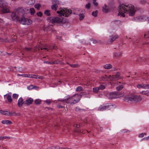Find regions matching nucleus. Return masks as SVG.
I'll use <instances>...</instances> for the list:
<instances>
[{
	"label": "nucleus",
	"mask_w": 149,
	"mask_h": 149,
	"mask_svg": "<svg viewBox=\"0 0 149 149\" xmlns=\"http://www.w3.org/2000/svg\"><path fill=\"white\" fill-rule=\"evenodd\" d=\"M118 10L119 13L118 14V16L120 15L123 17H125V13L129 12V15L130 16H133L135 14L136 10L134 9V6L131 4L127 5L124 4L120 5Z\"/></svg>",
	"instance_id": "nucleus-1"
},
{
	"label": "nucleus",
	"mask_w": 149,
	"mask_h": 149,
	"mask_svg": "<svg viewBox=\"0 0 149 149\" xmlns=\"http://www.w3.org/2000/svg\"><path fill=\"white\" fill-rule=\"evenodd\" d=\"M120 73L118 72L116 75L112 76L110 75L108 76L106 74L100 77V79L102 81H115L123 78V77L120 76Z\"/></svg>",
	"instance_id": "nucleus-2"
},
{
	"label": "nucleus",
	"mask_w": 149,
	"mask_h": 149,
	"mask_svg": "<svg viewBox=\"0 0 149 149\" xmlns=\"http://www.w3.org/2000/svg\"><path fill=\"white\" fill-rule=\"evenodd\" d=\"M57 13L58 14L59 16L68 17L72 13V10H70L67 8H61L59 10L57 11Z\"/></svg>",
	"instance_id": "nucleus-3"
},
{
	"label": "nucleus",
	"mask_w": 149,
	"mask_h": 149,
	"mask_svg": "<svg viewBox=\"0 0 149 149\" xmlns=\"http://www.w3.org/2000/svg\"><path fill=\"white\" fill-rule=\"evenodd\" d=\"M146 74L143 73L141 74L140 77H138L140 80L141 82H143V89H147L149 88V84L146 82V80L148 79V77Z\"/></svg>",
	"instance_id": "nucleus-4"
},
{
	"label": "nucleus",
	"mask_w": 149,
	"mask_h": 149,
	"mask_svg": "<svg viewBox=\"0 0 149 149\" xmlns=\"http://www.w3.org/2000/svg\"><path fill=\"white\" fill-rule=\"evenodd\" d=\"M58 100H61L63 103H67L70 104H74L76 103L75 100L73 99V97H70L69 95L66 96L65 99H59Z\"/></svg>",
	"instance_id": "nucleus-5"
},
{
	"label": "nucleus",
	"mask_w": 149,
	"mask_h": 149,
	"mask_svg": "<svg viewBox=\"0 0 149 149\" xmlns=\"http://www.w3.org/2000/svg\"><path fill=\"white\" fill-rule=\"evenodd\" d=\"M7 3L3 1L0 0V10L3 13H5L9 12V10L7 8Z\"/></svg>",
	"instance_id": "nucleus-6"
},
{
	"label": "nucleus",
	"mask_w": 149,
	"mask_h": 149,
	"mask_svg": "<svg viewBox=\"0 0 149 149\" xmlns=\"http://www.w3.org/2000/svg\"><path fill=\"white\" fill-rule=\"evenodd\" d=\"M115 106L111 104H106L100 105L98 108V110L100 111H103L106 110H109L115 108Z\"/></svg>",
	"instance_id": "nucleus-7"
},
{
	"label": "nucleus",
	"mask_w": 149,
	"mask_h": 149,
	"mask_svg": "<svg viewBox=\"0 0 149 149\" xmlns=\"http://www.w3.org/2000/svg\"><path fill=\"white\" fill-rule=\"evenodd\" d=\"M122 95L119 93L118 92H111L107 94V97L109 99H114L119 98L121 97Z\"/></svg>",
	"instance_id": "nucleus-8"
},
{
	"label": "nucleus",
	"mask_w": 149,
	"mask_h": 149,
	"mask_svg": "<svg viewBox=\"0 0 149 149\" xmlns=\"http://www.w3.org/2000/svg\"><path fill=\"white\" fill-rule=\"evenodd\" d=\"M47 20L50 22H51L52 23H60L63 21L62 19L58 17H48Z\"/></svg>",
	"instance_id": "nucleus-9"
},
{
	"label": "nucleus",
	"mask_w": 149,
	"mask_h": 149,
	"mask_svg": "<svg viewBox=\"0 0 149 149\" xmlns=\"http://www.w3.org/2000/svg\"><path fill=\"white\" fill-rule=\"evenodd\" d=\"M19 23L23 25H29L32 23V21L30 19L23 17L20 20L19 19Z\"/></svg>",
	"instance_id": "nucleus-10"
},
{
	"label": "nucleus",
	"mask_w": 149,
	"mask_h": 149,
	"mask_svg": "<svg viewBox=\"0 0 149 149\" xmlns=\"http://www.w3.org/2000/svg\"><path fill=\"white\" fill-rule=\"evenodd\" d=\"M18 14V11L13 12L11 15L12 18L14 21L17 22L19 20V17L17 15Z\"/></svg>",
	"instance_id": "nucleus-11"
},
{
	"label": "nucleus",
	"mask_w": 149,
	"mask_h": 149,
	"mask_svg": "<svg viewBox=\"0 0 149 149\" xmlns=\"http://www.w3.org/2000/svg\"><path fill=\"white\" fill-rule=\"evenodd\" d=\"M131 97L132 98V102H140L141 100V97L139 96L132 94L131 95Z\"/></svg>",
	"instance_id": "nucleus-12"
},
{
	"label": "nucleus",
	"mask_w": 149,
	"mask_h": 149,
	"mask_svg": "<svg viewBox=\"0 0 149 149\" xmlns=\"http://www.w3.org/2000/svg\"><path fill=\"white\" fill-rule=\"evenodd\" d=\"M74 100H75L76 103L79 102L81 97V95L80 94H76L72 96Z\"/></svg>",
	"instance_id": "nucleus-13"
},
{
	"label": "nucleus",
	"mask_w": 149,
	"mask_h": 149,
	"mask_svg": "<svg viewBox=\"0 0 149 149\" xmlns=\"http://www.w3.org/2000/svg\"><path fill=\"white\" fill-rule=\"evenodd\" d=\"M20 12L24 14L29 13V9L28 8H19V12Z\"/></svg>",
	"instance_id": "nucleus-14"
},
{
	"label": "nucleus",
	"mask_w": 149,
	"mask_h": 149,
	"mask_svg": "<svg viewBox=\"0 0 149 149\" xmlns=\"http://www.w3.org/2000/svg\"><path fill=\"white\" fill-rule=\"evenodd\" d=\"M132 97H131V95H128L125 96L124 98V100L126 102H132Z\"/></svg>",
	"instance_id": "nucleus-15"
},
{
	"label": "nucleus",
	"mask_w": 149,
	"mask_h": 149,
	"mask_svg": "<svg viewBox=\"0 0 149 149\" xmlns=\"http://www.w3.org/2000/svg\"><path fill=\"white\" fill-rule=\"evenodd\" d=\"M80 95H81V96H83L84 97L88 98H90L91 97L89 93L87 91L81 93Z\"/></svg>",
	"instance_id": "nucleus-16"
},
{
	"label": "nucleus",
	"mask_w": 149,
	"mask_h": 149,
	"mask_svg": "<svg viewBox=\"0 0 149 149\" xmlns=\"http://www.w3.org/2000/svg\"><path fill=\"white\" fill-rule=\"evenodd\" d=\"M75 109V111L79 113H81L84 112L86 111V110L84 109L80 108L78 107H76Z\"/></svg>",
	"instance_id": "nucleus-17"
},
{
	"label": "nucleus",
	"mask_w": 149,
	"mask_h": 149,
	"mask_svg": "<svg viewBox=\"0 0 149 149\" xmlns=\"http://www.w3.org/2000/svg\"><path fill=\"white\" fill-rule=\"evenodd\" d=\"M33 101V99L31 98H29L24 102V104H27V105H29L31 104Z\"/></svg>",
	"instance_id": "nucleus-18"
},
{
	"label": "nucleus",
	"mask_w": 149,
	"mask_h": 149,
	"mask_svg": "<svg viewBox=\"0 0 149 149\" xmlns=\"http://www.w3.org/2000/svg\"><path fill=\"white\" fill-rule=\"evenodd\" d=\"M58 101H61V102L58 104L57 105V107L59 108H63L64 107V105L66 103H63L62 102L61 100H59L58 99Z\"/></svg>",
	"instance_id": "nucleus-19"
},
{
	"label": "nucleus",
	"mask_w": 149,
	"mask_h": 149,
	"mask_svg": "<svg viewBox=\"0 0 149 149\" xmlns=\"http://www.w3.org/2000/svg\"><path fill=\"white\" fill-rule=\"evenodd\" d=\"M118 37V35H116L114 36H112L111 38L109 39L111 43L113 41L117 38Z\"/></svg>",
	"instance_id": "nucleus-20"
},
{
	"label": "nucleus",
	"mask_w": 149,
	"mask_h": 149,
	"mask_svg": "<svg viewBox=\"0 0 149 149\" xmlns=\"http://www.w3.org/2000/svg\"><path fill=\"white\" fill-rule=\"evenodd\" d=\"M66 64L69 65L71 67L73 68H77L79 66V65L77 64H71L68 62H66Z\"/></svg>",
	"instance_id": "nucleus-21"
},
{
	"label": "nucleus",
	"mask_w": 149,
	"mask_h": 149,
	"mask_svg": "<svg viewBox=\"0 0 149 149\" xmlns=\"http://www.w3.org/2000/svg\"><path fill=\"white\" fill-rule=\"evenodd\" d=\"M113 55L114 57L117 58L121 56L122 53L121 52H115L113 53Z\"/></svg>",
	"instance_id": "nucleus-22"
},
{
	"label": "nucleus",
	"mask_w": 149,
	"mask_h": 149,
	"mask_svg": "<svg viewBox=\"0 0 149 149\" xmlns=\"http://www.w3.org/2000/svg\"><path fill=\"white\" fill-rule=\"evenodd\" d=\"M1 123L3 124L6 125H9L12 123L11 121L8 120H2Z\"/></svg>",
	"instance_id": "nucleus-23"
},
{
	"label": "nucleus",
	"mask_w": 149,
	"mask_h": 149,
	"mask_svg": "<svg viewBox=\"0 0 149 149\" xmlns=\"http://www.w3.org/2000/svg\"><path fill=\"white\" fill-rule=\"evenodd\" d=\"M122 85H119L116 88V89L118 91H120L122 90L123 88V85H125V82H123L122 83Z\"/></svg>",
	"instance_id": "nucleus-24"
},
{
	"label": "nucleus",
	"mask_w": 149,
	"mask_h": 149,
	"mask_svg": "<svg viewBox=\"0 0 149 149\" xmlns=\"http://www.w3.org/2000/svg\"><path fill=\"white\" fill-rule=\"evenodd\" d=\"M0 42H13L11 40H8V39L6 38V39H2L0 38Z\"/></svg>",
	"instance_id": "nucleus-25"
},
{
	"label": "nucleus",
	"mask_w": 149,
	"mask_h": 149,
	"mask_svg": "<svg viewBox=\"0 0 149 149\" xmlns=\"http://www.w3.org/2000/svg\"><path fill=\"white\" fill-rule=\"evenodd\" d=\"M58 7V5L56 4H53V5L51 6V8L52 9L54 10L55 11H56L57 10V8Z\"/></svg>",
	"instance_id": "nucleus-26"
},
{
	"label": "nucleus",
	"mask_w": 149,
	"mask_h": 149,
	"mask_svg": "<svg viewBox=\"0 0 149 149\" xmlns=\"http://www.w3.org/2000/svg\"><path fill=\"white\" fill-rule=\"evenodd\" d=\"M35 2V0H29L26 2L29 5H33Z\"/></svg>",
	"instance_id": "nucleus-27"
},
{
	"label": "nucleus",
	"mask_w": 149,
	"mask_h": 149,
	"mask_svg": "<svg viewBox=\"0 0 149 149\" xmlns=\"http://www.w3.org/2000/svg\"><path fill=\"white\" fill-rule=\"evenodd\" d=\"M112 66L110 64H106L104 66V68L106 69H109L111 68Z\"/></svg>",
	"instance_id": "nucleus-28"
},
{
	"label": "nucleus",
	"mask_w": 149,
	"mask_h": 149,
	"mask_svg": "<svg viewBox=\"0 0 149 149\" xmlns=\"http://www.w3.org/2000/svg\"><path fill=\"white\" fill-rule=\"evenodd\" d=\"M52 3L53 4H56L57 5L58 4H61V2L60 1L58 0H52Z\"/></svg>",
	"instance_id": "nucleus-29"
},
{
	"label": "nucleus",
	"mask_w": 149,
	"mask_h": 149,
	"mask_svg": "<svg viewBox=\"0 0 149 149\" xmlns=\"http://www.w3.org/2000/svg\"><path fill=\"white\" fill-rule=\"evenodd\" d=\"M149 93V90H147L146 91H143L141 92V93L147 96H148V93Z\"/></svg>",
	"instance_id": "nucleus-30"
},
{
	"label": "nucleus",
	"mask_w": 149,
	"mask_h": 149,
	"mask_svg": "<svg viewBox=\"0 0 149 149\" xmlns=\"http://www.w3.org/2000/svg\"><path fill=\"white\" fill-rule=\"evenodd\" d=\"M50 10H46L45 11L44 13L45 15L47 16H50L51 14L50 13Z\"/></svg>",
	"instance_id": "nucleus-31"
},
{
	"label": "nucleus",
	"mask_w": 149,
	"mask_h": 149,
	"mask_svg": "<svg viewBox=\"0 0 149 149\" xmlns=\"http://www.w3.org/2000/svg\"><path fill=\"white\" fill-rule=\"evenodd\" d=\"M28 77L36 79L38 78V76L36 75L28 74Z\"/></svg>",
	"instance_id": "nucleus-32"
},
{
	"label": "nucleus",
	"mask_w": 149,
	"mask_h": 149,
	"mask_svg": "<svg viewBox=\"0 0 149 149\" xmlns=\"http://www.w3.org/2000/svg\"><path fill=\"white\" fill-rule=\"evenodd\" d=\"M29 13H30L31 15H33L35 13V10L33 8H31L29 10Z\"/></svg>",
	"instance_id": "nucleus-33"
},
{
	"label": "nucleus",
	"mask_w": 149,
	"mask_h": 149,
	"mask_svg": "<svg viewBox=\"0 0 149 149\" xmlns=\"http://www.w3.org/2000/svg\"><path fill=\"white\" fill-rule=\"evenodd\" d=\"M144 37L145 38H148L149 39V31H148L145 33Z\"/></svg>",
	"instance_id": "nucleus-34"
},
{
	"label": "nucleus",
	"mask_w": 149,
	"mask_h": 149,
	"mask_svg": "<svg viewBox=\"0 0 149 149\" xmlns=\"http://www.w3.org/2000/svg\"><path fill=\"white\" fill-rule=\"evenodd\" d=\"M1 114L6 116L8 115V111H7L1 110Z\"/></svg>",
	"instance_id": "nucleus-35"
},
{
	"label": "nucleus",
	"mask_w": 149,
	"mask_h": 149,
	"mask_svg": "<svg viewBox=\"0 0 149 149\" xmlns=\"http://www.w3.org/2000/svg\"><path fill=\"white\" fill-rule=\"evenodd\" d=\"M83 90V88L81 86H79L77 87L76 89V91H80Z\"/></svg>",
	"instance_id": "nucleus-36"
},
{
	"label": "nucleus",
	"mask_w": 149,
	"mask_h": 149,
	"mask_svg": "<svg viewBox=\"0 0 149 149\" xmlns=\"http://www.w3.org/2000/svg\"><path fill=\"white\" fill-rule=\"evenodd\" d=\"M7 99L9 102H11L12 101V99L10 95H8L7 96Z\"/></svg>",
	"instance_id": "nucleus-37"
},
{
	"label": "nucleus",
	"mask_w": 149,
	"mask_h": 149,
	"mask_svg": "<svg viewBox=\"0 0 149 149\" xmlns=\"http://www.w3.org/2000/svg\"><path fill=\"white\" fill-rule=\"evenodd\" d=\"M41 100L39 99H36L35 100V103L36 104H40Z\"/></svg>",
	"instance_id": "nucleus-38"
},
{
	"label": "nucleus",
	"mask_w": 149,
	"mask_h": 149,
	"mask_svg": "<svg viewBox=\"0 0 149 149\" xmlns=\"http://www.w3.org/2000/svg\"><path fill=\"white\" fill-rule=\"evenodd\" d=\"M104 6H105V7L104 8V7H103L102 8V11L103 12H104L106 13H107L108 12V10L106 8V7H107L106 5H105Z\"/></svg>",
	"instance_id": "nucleus-39"
},
{
	"label": "nucleus",
	"mask_w": 149,
	"mask_h": 149,
	"mask_svg": "<svg viewBox=\"0 0 149 149\" xmlns=\"http://www.w3.org/2000/svg\"><path fill=\"white\" fill-rule=\"evenodd\" d=\"M98 11L97 10H96L95 11H93L92 13V15L93 16H94L95 17H96L97 16V14L98 13Z\"/></svg>",
	"instance_id": "nucleus-40"
},
{
	"label": "nucleus",
	"mask_w": 149,
	"mask_h": 149,
	"mask_svg": "<svg viewBox=\"0 0 149 149\" xmlns=\"http://www.w3.org/2000/svg\"><path fill=\"white\" fill-rule=\"evenodd\" d=\"M17 113H16L15 112H13V113L9 112L8 113V116H13V115H17Z\"/></svg>",
	"instance_id": "nucleus-41"
},
{
	"label": "nucleus",
	"mask_w": 149,
	"mask_h": 149,
	"mask_svg": "<svg viewBox=\"0 0 149 149\" xmlns=\"http://www.w3.org/2000/svg\"><path fill=\"white\" fill-rule=\"evenodd\" d=\"M136 86L137 88H143V83H142L141 84H138Z\"/></svg>",
	"instance_id": "nucleus-42"
},
{
	"label": "nucleus",
	"mask_w": 149,
	"mask_h": 149,
	"mask_svg": "<svg viewBox=\"0 0 149 149\" xmlns=\"http://www.w3.org/2000/svg\"><path fill=\"white\" fill-rule=\"evenodd\" d=\"M20 101V102H19V106L21 104L22 105V104H24V102H23V100L22 98L20 97L19 98V101Z\"/></svg>",
	"instance_id": "nucleus-43"
},
{
	"label": "nucleus",
	"mask_w": 149,
	"mask_h": 149,
	"mask_svg": "<svg viewBox=\"0 0 149 149\" xmlns=\"http://www.w3.org/2000/svg\"><path fill=\"white\" fill-rule=\"evenodd\" d=\"M91 7V3H88V4H86L85 6V8L87 9H89Z\"/></svg>",
	"instance_id": "nucleus-44"
},
{
	"label": "nucleus",
	"mask_w": 149,
	"mask_h": 149,
	"mask_svg": "<svg viewBox=\"0 0 149 149\" xmlns=\"http://www.w3.org/2000/svg\"><path fill=\"white\" fill-rule=\"evenodd\" d=\"M121 132H122L123 133H125V132H130V131L129 130H127L126 129H124L120 131Z\"/></svg>",
	"instance_id": "nucleus-45"
},
{
	"label": "nucleus",
	"mask_w": 149,
	"mask_h": 149,
	"mask_svg": "<svg viewBox=\"0 0 149 149\" xmlns=\"http://www.w3.org/2000/svg\"><path fill=\"white\" fill-rule=\"evenodd\" d=\"M98 88L99 89L102 90L105 88V86L103 85H101Z\"/></svg>",
	"instance_id": "nucleus-46"
},
{
	"label": "nucleus",
	"mask_w": 149,
	"mask_h": 149,
	"mask_svg": "<svg viewBox=\"0 0 149 149\" xmlns=\"http://www.w3.org/2000/svg\"><path fill=\"white\" fill-rule=\"evenodd\" d=\"M40 4H36L34 6L35 8L38 9L40 7Z\"/></svg>",
	"instance_id": "nucleus-47"
},
{
	"label": "nucleus",
	"mask_w": 149,
	"mask_h": 149,
	"mask_svg": "<svg viewBox=\"0 0 149 149\" xmlns=\"http://www.w3.org/2000/svg\"><path fill=\"white\" fill-rule=\"evenodd\" d=\"M18 96V95L16 94H14L13 95V98L14 99H16L17 98Z\"/></svg>",
	"instance_id": "nucleus-48"
},
{
	"label": "nucleus",
	"mask_w": 149,
	"mask_h": 149,
	"mask_svg": "<svg viewBox=\"0 0 149 149\" xmlns=\"http://www.w3.org/2000/svg\"><path fill=\"white\" fill-rule=\"evenodd\" d=\"M79 15V19L80 20H82L84 18V16L83 15L80 14Z\"/></svg>",
	"instance_id": "nucleus-49"
},
{
	"label": "nucleus",
	"mask_w": 149,
	"mask_h": 149,
	"mask_svg": "<svg viewBox=\"0 0 149 149\" xmlns=\"http://www.w3.org/2000/svg\"><path fill=\"white\" fill-rule=\"evenodd\" d=\"M34 86L32 85H30L27 87V88L29 90H31L34 88Z\"/></svg>",
	"instance_id": "nucleus-50"
},
{
	"label": "nucleus",
	"mask_w": 149,
	"mask_h": 149,
	"mask_svg": "<svg viewBox=\"0 0 149 149\" xmlns=\"http://www.w3.org/2000/svg\"><path fill=\"white\" fill-rule=\"evenodd\" d=\"M91 40L92 41L93 43H94V44H95V43H99V42H101L100 41H97V40H94L93 39H92Z\"/></svg>",
	"instance_id": "nucleus-51"
},
{
	"label": "nucleus",
	"mask_w": 149,
	"mask_h": 149,
	"mask_svg": "<svg viewBox=\"0 0 149 149\" xmlns=\"http://www.w3.org/2000/svg\"><path fill=\"white\" fill-rule=\"evenodd\" d=\"M99 90L98 87H95L93 88V91L95 92H97Z\"/></svg>",
	"instance_id": "nucleus-52"
},
{
	"label": "nucleus",
	"mask_w": 149,
	"mask_h": 149,
	"mask_svg": "<svg viewBox=\"0 0 149 149\" xmlns=\"http://www.w3.org/2000/svg\"><path fill=\"white\" fill-rule=\"evenodd\" d=\"M28 74H19V76H22L23 77H28Z\"/></svg>",
	"instance_id": "nucleus-53"
},
{
	"label": "nucleus",
	"mask_w": 149,
	"mask_h": 149,
	"mask_svg": "<svg viewBox=\"0 0 149 149\" xmlns=\"http://www.w3.org/2000/svg\"><path fill=\"white\" fill-rule=\"evenodd\" d=\"M93 4L95 6H97L98 5V3L97 2H96V0H93Z\"/></svg>",
	"instance_id": "nucleus-54"
},
{
	"label": "nucleus",
	"mask_w": 149,
	"mask_h": 149,
	"mask_svg": "<svg viewBox=\"0 0 149 149\" xmlns=\"http://www.w3.org/2000/svg\"><path fill=\"white\" fill-rule=\"evenodd\" d=\"M43 63H46V64H49V65H51L52 64H53V63H52L51 62H49V61H44L43 62Z\"/></svg>",
	"instance_id": "nucleus-55"
},
{
	"label": "nucleus",
	"mask_w": 149,
	"mask_h": 149,
	"mask_svg": "<svg viewBox=\"0 0 149 149\" xmlns=\"http://www.w3.org/2000/svg\"><path fill=\"white\" fill-rule=\"evenodd\" d=\"M45 102L48 104H50L51 102V101L50 100H47Z\"/></svg>",
	"instance_id": "nucleus-56"
},
{
	"label": "nucleus",
	"mask_w": 149,
	"mask_h": 149,
	"mask_svg": "<svg viewBox=\"0 0 149 149\" xmlns=\"http://www.w3.org/2000/svg\"><path fill=\"white\" fill-rule=\"evenodd\" d=\"M37 15L38 16L41 17L42 16V14L41 12H38L37 13Z\"/></svg>",
	"instance_id": "nucleus-57"
},
{
	"label": "nucleus",
	"mask_w": 149,
	"mask_h": 149,
	"mask_svg": "<svg viewBox=\"0 0 149 149\" xmlns=\"http://www.w3.org/2000/svg\"><path fill=\"white\" fill-rule=\"evenodd\" d=\"M149 139V137L148 136L147 137L144 138H143L142 139H141V140L142 141H143V140L147 141Z\"/></svg>",
	"instance_id": "nucleus-58"
},
{
	"label": "nucleus",
	"mask_w": 149,
	"mask_h": 149,
	"mask_svg": "<svg viewBox=\"0 0 149 149\" xmlns=\"http://www.w3.org/2000/svg\"><path fill=\"white\" fill-rule=\"evenodd\" d=\"M58 63V64H64V63H63V62H62V61H58L56 63Z\"/></svg>",
	"instance_id": "nucleus-59"
},
{
	"label": "nucleus",
	"mask_w": 149,
	"mask_h": 149,
	"mask_svg": "<svg viewBox=\"0 0 149 149\" xmlns=\"http://www.w3.org/2000/svg\"><path fill=\"white\" fill-rule=\"evenodd\" d=\"M144 135H143V133H141L139 134V137L140 138H142L144 136Z\"/></svg>",
	"instance_id": "nucleus-60"
},
{
	"label": "nucleus",
	"mask_w": 149,
	"mask_h": 149,
	"mask_svg": "<svg viewBox=\"0 0 149 149\" xmlns=\"http://www.w3.org/2000/svg\"><path fill=\"white\" fill-rule=\"evenodd\" d=\"M10 138V137L7 136L3 137V139H9Z\"/></svg>",
	"instance_id": "nucleus-61"
},
{
	"label": "nucleus",
	"mask_w": 149,
	"mask_h": 149,
	"mask_svg": "<svg viewBox=\"0 0 149 149\" xmlns=\"http://www.w3.org/2000/svg\"><path fill=\"white\" fill-rule=\"evenodd\" d=\"M51 49H56V47H55L54 46H51Z\"/></svg>",
	"instance_id": "nucleus-62"
},
{
	"label": "nucleus",
	"mask_w": 149,
	"mask_h": 149,
	"mask_svg": "<svg viewBox=\"0 0 149 149\" xmlns=\"http://www.w3.org/2000/svg\"><path fill=\"white\" fill-rule=\"evenodd\" d=\"M146 1L145 0H142L141 1V2L142 4H144L146 3Z\"/></svg>",
	"instance_id": "nucleus-63"
},
{
	"label": "nucleus",
	"mask_w": 149,
	"mask_h": 149,
	"mask_svg": "<svg viewBox=\"0 0 149 149\" xmlns=\"http://www.w3.org/2000/svg\"><path fill=\"white\" fill-rule=\"evenodd\" d=\"M55 147V149H61V147L60 148L59 146H56V147Z\"/></svg>",
	"instance_id": "nucleus-64"
}]
</instances>
